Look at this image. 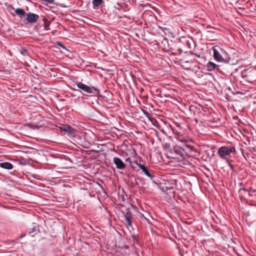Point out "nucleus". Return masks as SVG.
I'll list each match as a JSON object with an SVG mask.
<instances>
[{"label":"nucleus","mask_w":256,"mask_h":256,"mask_svg":"<svg viewBox=\"0 0 256 256\" xmlns=\"http://www.w3.org/2000/svg\"><path fill=\"white\" fill-rule=\"evenodd\" d=\"M0 166L6 170H11L13 168L12 164L11 163L8 162L0 163Z\"/></svg>","instance_id":"obj_10"},{"label":"nucleus","mask_w":256,"mask_h":256,"mask_svg":"<svg viewBox=\"0 0 256 256\" xmlns=\"http://www.w3.org/2000/svg\"><path fill=\"white\" fill-rule=\"evenodd\" d=\"M26 15V20L27 22L29 23H34L36 22L39 18L38 14L32 12H28Z\"/></svg>","instance_id":"obj_4"},{"label":"nucleus","mask_w":256,"mask_h":256,"mask_svg":"<svg viewBox=\"0 0 256 256\" xmlns=\"http://www.w3.org/2000/svg\"><path fill=\"white\" fill-rule=\"evenodd\" d=\"M132 238H133V239H134V240H136V237L134 236H132Z\"/></svg>","instance_id":"obj_16"},{"label":"nucleus","mask_w":256,"mask_h":256,"mask_svg":"<svg viewBox=\"0 0 256 256\" xmlns=\"http://www.w3.org/2000/svg\"><path fill=\"white\" fill-rule=\"evenodd\" d=\"M15 12L16 13V14L20 16H23L26 14V12L24 10L20 8L16 9Z\"/></svg>","instance_id":"obj_12"},{"label":"nucleus","mask_w":256,"mask_h":256,"mask_svg":"<svg viewBox=\"0 0 256 256\" xmlns=\"http://www.w3.org/2000/svg\"><path fill=\"white\" fill-rule=\"evenodd\" d=\"M114 162L118 169L123 170L126 167L124 162L118 158L114 157Z\"/></svg>","instance_id":"obj_5"},{"label":"nucleus","mask_w":256,"mask_h":256,"mask_svg":"<svg viewBox=\"0 0 256 256\" xmlns=\"http://www.w3.org/2000/svg\"><path fill=\"white\" fill-rule=\"evenodd\" d=\"M20 53L23 54L24 56H26L28 55V52H27V51L24 48H22L20 50Z\"/></svg>","instance_id":"obj_14"},{"label":"nucleus","mask_w":256,"mask_h":256,"mask_svg":"<svg viewBox=\"0 0 256 256\" xmlns=\"http://www.w3.org/2000/svg\"><path fill=\"white\" fill-rule=\"evenodd\" d=\"M219 48L214 46L212 48L214 52V58L218 62H224L228 63L230 61V58L228 53L224 50L220 48V52L218 50Z\"/></svg>","instance_id":"obj_1"},{"label":"nucleus","mask_w":256,"mask_h":256,"mask_svg":"<svg viewBox=\"0 0 256 256\" xmlns=\"http://www.w3.org/2000/svg\"><path fill=\"white\" fill-rule=\"evenodd\" d=\"M256 80V78H251L250 77H248L246 80L250 82H252Z\"/></svg>","instance_id":"obj_15"},{"label":"nucleus","mask_w":256,"mask_h":256,"mask_svg":"<svg viewBox=\"0 0 256 256\" xmlns=\"http://www.w3.org/2000/svg\"><path fill=\"white\" fill-rule=\"evenodd\" d=\"M236 152L234 146H223L219 148L218 154L223 160H228L230 157L231 154Z\"/></svg>","instance_id":"obj_2"},{"label":"nucleus","mask_w":256,"mask_h":256,"mask_svg":"<svg viewBox=\"0 0 256 256\" xmlns=\"http://www.w3.org/2000/svg\"><path fill=\"white\" fill-rule=\"evenodd\" d=\"M102 0H93L92 4L94 8L98 6L102 2Z\"/></svg>","instance_id":"obj_13"},{"label":"nucleus","mask_w":256,"mask_h":256,"mask_svg":"<svg viewBox=\"0 0 256 256\" xmlns=\"http://www.w3.org/2000/svg\"><path fill=\"white\" fill-rule=\"evenodd\" d=\"M206 67L207 70L210 72L216 70L218 68V66L215 63L210 62L206 64Z\"/></svg>","instance_id":"obj_9"},{"label":"nucleus","mask_w":256,"mask_h":256,"mask_svg":"<svg viewBox=\"0 0 256 256\" xmlns=\"http://www.w3.org/2000/svg\"><path fill=\"white\" fill-rule=\"evenodd\" d=\"M32 232H30V234H32Z\"/></svg>","instance_id":"obj_17"},{"label":"nucleus","mask_w":256,"mask_h":256,"mask_svg":"<svg viewBox=\"0 0 256 256\" xmlns=\"http://www.w3.org/2000/svg\"><path fill=\"white\" fill-rule=\"evenodd\" d=\"M60 128L62 130L68 132L70 134H74L75 132L74 129L70 126H63Z\"/></svg>","instance_id":"obj_7"},{"label":"nucleus","mask_w":256,"mask_h":256,"mask_svg":"<svg viewBox=\"0 0 256 256\" xmlns=\"http://www.w3.org/2000/svg\"><path fill=\"white\" fill-rule=\"evenodd\" d=\"M126 224L128 226H131L132 225V215L130 212H127L124 216Z\"/></svg>","instance_id":"obj_8"},{"label":"nucleus","mask_w":256,"mask_h":256,"mask_svg":"<svg viewBox=\"0 0 256 256\" xmlns=\"http://www.w3.org/2000/svg\"><path fill=\"white\" fill-rule=\"evenodd\" d=\"M180 147L184 151H185L186 152H188V154L190 153L192 150V147L186 144H184Z\"/></svg>","instance_id":"obj_11"},{"label":"nucleus","mask_w":256,"mask_h":256,"mask_svg":"<svg viewBox=\"0 0 256 256\" xmlns=\"http://www.w3.org/2000/svg\"><path fill=\"white\" fill-rule=\"evenodd\" d=\"M76 84L78 88L86 92L94 94H97L99 92L98 90L96 88L93 86H90L81 82H77Z\"/></svg>","instance_id":"obj_3"},{"label":"nucleus","mask_w":256,"mask_h":256,"mask_svg":"<svg viewBox=\"0 0 256 256\" xmlns=\"http://www.w3.org/2000/svg\"><path fill=\"white\" fill-rule=\"evenodd\" d=\"M137 166L138 167L141 169L144 173L148 178L152 179L154 176L152 175L148 170L147 168L144 165L141 164H137Z\"/></svg>","instance_id":"obj_6"}]
</instances>
